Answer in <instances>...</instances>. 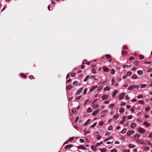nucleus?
<instances>
[{"instance_id": "1", "label": "nucleus", "mask_w": 152, "mask_h": 152, "mask_svg": "<svg viewBox=\"0 0 152 152\" xmlns=\"http://www.w3.org/2000/svg\"><path fill=\"white\" fill-rule=\"evenodd\" d=\"M139 87L137 85H132L131 86H129L128 88V89L129 90H133L134 88H139Z\"/></svg>"}, {"instance_id": "2", "label": "nucleus", "mask_w": 152, "mask_h": 152, "mask_svg": "<svg viewBox=\"0 0 152 152\" xmlns=\"http://www.w3.org/2000/svg\"><path fill=\"white\" fill-rule=\"evenodd\" d=\"M134 133V131L132 130L129 131L127 133V135L128 136H129L130 135L133 134Z\"/></svg>"}, {"instance_id": "3", "label": "nucleus", "mask_w": 152, "mask_h": 152, "mask_svg": "<svg viewBox=\"0 0 152 152\" xmlns=\"http://www.w3.org/2000/svg\"><path fill=\"white\" fill-rule=\"evenodd\" d=\"M99 111L100 109H98L96 110H95L94 111V112L92 113V115L94 116L97 115L98 114Z\"/></svg>"}, {"instance_id": "4", "label": "nucleus", "mask_w": 152, "mask_h": 152, "mask_svg": "<svg viewBox=\"0 0 152 152\" xmlns=\"http://www.w3.org/2000/svg\"><path fill=\"white\" fill-rule=\"evenodd\" d=\"M138 131L139 132L142 133H144L145 132V129L142 128H139Z\"/></svg>"}, {"instance_id": "5", "label": "nucleus", "mask_w": 152, "mask_h": 152, "mask_svg": "<svg viewBox=\"0 0 152 152\" xmlns=\"http://www.w3.org/2000/svg\"><path fill=\"white\" fill-rule=\"evenodd\" d=\"M83 89V88H80L79 90L76 93V95H78L80 94L81 92L82 91Z\"/></svg>"}, {"instance_id": "6", "label": "nucleus", "mask_w": 152, "mask_h": 152, "mask_svg": "<svg viewBox=\"0 0 152 152\" xmlns=\"http://www.w3.org/2000/svg\"><path fill=\"white\" fill-rule=\"evenodd\" d=\"M125 96V94L124 93H121L119 96V99L121 100L123 99Z\"/></svg>"}, {"instance_id": "7", "label": "nucleus", "mask_w": 152, "mask_h": 152, "mask_svg": "<svg viewBox=\"0 0 152 152\" xmlns=\"http://www.w3.org/2000/svg\"><path fill=\"white\" fill-rule=\"evenodd\" d=\"M106 58L107 59L110 58L109 60V61H112V59L111 58V56L109 54H107L105 55Z\"/></svg>"}, {"instance_id": "8", "label": "nucleus", "mask_w": 152, "mask_h": 152, "mask_svg": "<svg viewBox=\"0 0 152 152\" xmlns=\"http://www.w3.org/2000/svg\"><path fill=\"white\" fill-rule=\"evenodd\" d=\"M91 121V119H88L86 122H85L83 125V126H85L88 125L90 122Z\"/></svg>"}, {"instance_id": "9", "label": "nucleus", "mask_w": 152, "mask_h": 152, "mask_svg": "<svg viewBox=\"0 0 152 152\" xmlns=\"http://www.w3.org/2000/svg\"><path fill=\"white\" fill-rule=\"evenodd\" d=\"M107 110H105L104 111H103L101 113V117H103L105 115V113L106 112H107Z\"/></svg>"}, {"instance_id": "10", "label": "nucleus", "mask_w": 152, "mask_h": 152, "mask_svg": "<svg viewBox=\"0 0 152 152\" xmlns=\"http://www.w3.org/2000/svg\"><path fill=\"white\" fill-rule=\"evenodd\" d=\"M118 91L117 90H115L114 92L113 93V94L112 95V96L113 97H114L118 93Z\"/></svg>"}, {"instance_id": "11", "label": "nucleus", "mask_w": 152, "mask_h": 152, "mask_svg": "<svg viewBox=\"0 0 152 152\" xmlns=\"http://www.w3.org/2000/svg\"><path fill=\"white\" fill-rule=\"evenodd\" d=\"M140 134H136L134 136V138L135 139H137L140 137Z\"/></svg>"}, {"instance_id": "12", "label": "nucleus", "mask_w": 152, "mask_h": 152, "mask_svg": "<svg viewBox=\"0 0 152 152\" xmlns=\"http://www.w3.org/2000/svg\"><path fill=\"white\" fill-rule=\"evenodd\" d=\"M108 97V96L107 95H103L102 96V100H104L106 99Z\"/></svg>"}, {"instance_id": "13", "label": "nucleus", "mask_w": 152, "mask_h": 152, "mask_svg": "<svg viewBox=\"0 0 152 152\" xmlns=\"http://www.w3.org/2000/svg\"><path fill=\"white\" fill-rule=\"evenodd\" d=\"M97 87V86H94L92 87L90 89V91L91 92L92 91L94 90Z\"/></svg>"}, {"instance_id": "14", "label": "nucleus", "mask_w": 152, "mask_h": 152, "mask_svg": "<svg viewBox=\"0 0 152 152\" xmlns=\"http://www.w3.org/2000/svg\"><path fill=\"white\" fill-rule=\"evenodd\" d=\"M140 86L141 88H144L147 87V85L146 84H142L140 85Z\"/></svg>"}, {"instance_id": "15", "label": "nucleus", "mask_w": 152, "mask_h": 152, "mask_svg": "<svg viewBox=\"0 0 152 152\" xmlns=\"http://www.w3.org/2000/svg\"><path fill=\"white\" fill-rule=\"evenodd\" d=\"M103 69L104 72H108L110 70L109 68L105 67V68H104V67H103Z\"/></svg>"}, {"instance_id": "16", "label": "nucleus", "mask_w": 152, "mask_h": 152, "mask_svg": "<svg viewBox=\"0 0 152 152\" xmlns=\"http://www.w3.org/2000/svg\"><path fill=\"white\" fill-rule=\"evenodd\" d=\"M72 146H73V145H67L65 146V149H67L68 148H69Z\"/></svg>"}, {"instance_id": "17", "label": "nucleus", "mask_w": 152, "mask_h": 152, "mask_svg": "<svg viewBox=\"0 0 152 152\" xmlns=\"http://www.w3.org/2000/svg\"><path fill=\"white\" fill-rule=\"evenodd\" d=\"M72 88V86L71 85H69L66 87V89L68 90H70Z\"/></svg>"}, {"instance_id": "18", "label": "nucleus", "mask_w": 152, "mask_h": 152, "mask_svg": "<svg viewBox=\"0 0 152 152\" xmlns=\"http://www.w3.org/2000/svg\"><path fill=\"white\" fill-rule=\"evenodd\" d=\"M74 85H80V83L78 82L77 81H75L73 83Z\"/></svg>"}, {"instance_id": "19", "label": "nucleus", "mask_w": 152, "mask_h": 152, "mask_svg": "<svg viewBox=\"0 0 152 152\" xmlns=\"http://www.w3.org/2000/svg\"><path fill=\"white\" fill-rule=\"evenodd\" d=\"M77 148L78 149H84V150H86V148L83 145L79 146Z\"/></svg>"}, {"instance_id": "20", "label": "nucleus", "mask_w": 152, "mask_h": 152, "mask_svg": "<svg viewBox=\"0 0 152 152\" xmlns=\"http://www.w3.org/2000/svg\"><path fill=\"white\" fill-rule=\"evenodd\" d=\"M136 124L135 123H133L131 125V128H134L136 127Z\"/></svg>"}, {"instance_id": "21", "label": "nucleus", "mask_w": 152, "mask_h": 152, "mask_svg": "<svg viewBox=\"0 0 152 152\" xmlns=\"http://www.w3.org/2000/svg\"><path fill=\"white\" fill-rule=\"evenodd\" d=\"M107 81V80H106L103 81H101V82H100L98 84H99V85H100L101 84H103L105 83H106Z\"/></svg>"}, {"instance_id": "22", "label": "nucleus", "mask_w": 152, "mask_h": 152, "mask_svg": "<svg viewBox=\"0 0 152 152\" xmlns=\"http://www.w3.org/2000/svg\"><path fill=\"white\" fill-rule=\"evenodd\" d=\"M137 73L138 74L140 75H142L143 74L142 71L141 70L138 71H137Z\"/></svg>"}, {"instance_id": "23", "label": "nucleus", "mask_w": 152, "mask_h": 152, "mask_svg": "<svg viewBox=\"0 0 152 152\" xmlns=\"http://www.w3.org/2000/svg\"><path fill=\"white\" fill-rule=\"evenodd\" d=\"M143 124L144 125L146 126L147 127H148L150 125V124L146 122H144Z\"/></svg>"}, {"instance_id": "24", "label": "nucleus", "mask_w": 152, "mask_h": 152, "mask_svg": "<svg viewBox=\"0 0 152 152\" xmlns=\"http://www.w3.org/2000/svg\"><path fill=\"white\" fill-rule=\"evenodd\" d=\"M92 111V110L91 109V108L88 107L87 110V113H90Z\"/></svg>"}, {"instance_id": "25", "label": "nucleus", "mask_w": 152, "mask_h": 152, "mask_svg": "<svg viewBox=\"0 0 152 152\" xmlns=\"http://www.w3.org/2000/svg\"><path fill=\"white\" fill-rule=\"evenodd\" d=\"M91 148L94 151H96V150H97V149L96 148H95L94 146V145H91Z\"/></svg>"}, {"instance_id": "26", "label": "nucleus", "mask_w": 152, "mask_h": 152, "mask_svg": "<svg viewBox=\"0 0 152 152\" xmlns=\"http://www.w3.org/2000/svg\"><path fill=\"white\" fill-rule=\"evenodd\" d=\"M99 150L101 152H105L106 150V149L104 148H103L99 149Z\"/></svg>"}, {"instance_id": "27", "label": "nucleus", "mask_w": 152, "mask_h": 152, "mask_svg": "<svg viewBox=\"0 0 152 152\" xmlns=\"http://www.w3.org/2000/svg\"><path fill=\"white\" fill-rule=\"evenodd\" d=\"M89 77L90 76L89 75L87 76L86 78L83 81L85 82L86 81L88 80V79L89 78Z\"/></svg>"}, {"instance_id": "28", "label": "nucleus", "mask_w": 152, "mask_h": 152, "mask_svg": "<svg viewBox=\"0 0 152 152\" xmlns=\"http://www.w3.org/2000/svg\"><path fill=\"white\" fill-rule=\"evenodd\" d=\"M124 111V109L122 108H121L119 110V112L121 113H123Z\"/></svg>"}, {"instance_id": "29", "label": "nucleus", "mask_w": 152, "mask_h": 152, "mask_svg": "<svg viewBox=\"0 0 152 152\" xmlns=\"http://www.w3.org/2000/svg\"><path fill=\"white\" fill-rule=\"evenodd\" d=\"M127 52L125 50H123L122 51V55L124 56V54H126Z\"/></svg>"}, {"instance_id": "30", "label": "nucleus", "mask_w": 152, "mask_h": 152, "mask_svg": "<svg viewBox=\"0 0 152 152\" xmlns=\"http://www.w3.org/2000/svg\"><path fill=\"white\" fill-rule=\"evenodd\" d=\"M149 148H150L148 146L144 147L143 148V149L146 151L148 150L149 149Z\"/></svg>"}, {"instance_id": "31", "label": "nucleus", "mask_w": 152, "mask_h": 152, "mask_svg": "<svg viewBox=\"0 0 152 152\" xmlns=\"http://www.w3.org/2000/svg\"><path fill=\"white\" fill-rule=\"evenodd\" d=\"M110 89V88L109 87H106L104 89V91H109Z\"/></svg>"}, {"instance_id": "32", "label": "nucleus", "mask_w": 152, "mask_h": 152, "mask_svg": "<svg viewBox=\"0 0 152 152\" xmlns=\"http://www.w3.org/2000/svg\"><path fill=\"white\" fill-rule=\"evenodd\" d=\"M103 142L102 141H101V142H98V143H96V146H98L101 145L103 143Z\"/></svg>"}, {"instance_id": "33", "label": "nucleus", "mask_w": 152, "mask_h": 152, "mask_svg": "<svg viewBox=\"0 0 152 152\" xmlns=\"http://www.w3.org/2000/svg\"><path fill=\"white\" fill-rule=\"evenodd\" d=\"M126 131V129L124 128L123 129L121 132V133L123 134L125 133Z\"/></svg>"}, {"instance_id": "34", "label": "nucleus", "mask_w": 152, "mask_h": 152, "mask_svg": "<svg viewBox=\"0 0 152 152\" xmlns=\"http://www.w3.org/2000/svg\"><path fill=\"white\" fill-rule=\"evenodd\" d=\"M91 72L94 74H96V70H95V69H92V70H91Z\"/></svg>"}, {"instance_id": "35", "label": "nucleus", "mask_w": 152, "mask_h": 152, "mask_svg": "<svg viewBox=\"0 0 152 152\" xmlns=\"http://www.w3.org/2000/svg\"><path fill=\"white\" fill-rule=\"evenodd\" d=\"M144 56L142 55H140L139 56V58L140 59H143L144 58Z\"/></svg>"}, {"instance_id": "36", "label": "nucleus", "mask_w": 152, "mask_h": 152, "mask_svg": "<svg viewBox=\"0 0 152 152\" xmlns=\"http://www.w3.org/2000/svg\"><path fill=\"white\" fill-rule=\"evenodd\" d=\"M118 117L119 115L118 114H117L113 117V118L115 119H117L118 118Z\"/></svg>"}, {"instance_id": "37", "label": "nucleus", "mask_w": 152, "mask_h": 152, "mask_svg": "<svg viewBox=\"0 0 152 152\" xmlns=\"http://www.w3.org/2000/svg\"><path fill=\"white\" fill-rule=\"evenodd\" d=\"M115 70L113 69H112L111 70V73L112 74H113L115 73Z\"/></svg>"}, {"instance_id": "38", "label": "nucleus", "mask_w": 152, "mask_h": 152, "mask_svg": "<svg viewBox=\"0 0 152 152\" xmlns=\"http://www.w3.org/2000/svg\"><path fill=\"white\" fill-rule=\"evenodd\" d=\"M143 97V96L142 95H140L138 96L137 97V98L138 99H139L140 98H142Z\"/></svg>"}, {"instance_id": "39", "label": "nucleus", "mask_w": 152, "mask_h": 152, "mask_svg": "<svg viewBox=\"0 0 152 152\" xmlns=\"http://www.w3.org/2000/svg\"><path fill=\"white\" fill-rule=\"evenodd\" d=\"M113 138V137L111 136L110 137H109V138H106L105 140V141H107L108 140H109L110 139L112 138Z\"/></svg>"}, {"instance_id": "40", "label": "nucleus", "mask_w": 152, "mask_h": 152, "mask_svg": "<svg viewBox=\"0 0 152 152\" xmlns=\"http://www.w3.org/2000/svg\"><path fill=\"white\" fill-rule=\"evenodd\" d=\"M96 124H97V123L96 122L94 123L91 126V128H94V127L95 126H96Z\"/></svg>"}, {"instance_id": "41", "label": "nucleus", "mask_w": 152, "mask_h": 152, "mask_svg": "<svg viewBox=\"0 0 152 152\" xmlns=\"http://www.w3.org/2000/svg\"><path fill=\"white\" fill-rule=\"evenodd\" d=\"M98 107L99 105L98 104H94L93 106V107L95 109L98 108Z\"/></svg>"}, {"instance_id": "42", "label": "nucleus", "mask_w": 152, "mask_h": 152, "mask_svg": "<svg viewBox=\"0 0 152 152\" xmlns=\"http://www.w3.org/2000/svg\"><path fill=\"white\" fill-rule=\"evenodd\" d=\"M129 147L130 148H134L135 147V146L132 144H129Z\"/></svg>"}, {"instance_id": "43", "label": "nucleus", "mask_w": 152, "mask_h": 152, "mask_svg": "<svg viewBox=\"0 0 152 152\" xmlns=\"http://www.w3.org/2000/svg\"><path fill=\"white\" fill-rule=\"evenodd\" d=\"M139 63V62L137 61H135L134 62V64L136 65H138Z\"/></svg>"}, {"instance_id": "44", "label": "nucleus", "mask_w": 152, "mask_h": 152, "mask_svg": "<svg viewBox=\"0 0 152 152\" xmlns=\"http://www.w3.org/2000/svg\"><path fill=\"white\" fill-rule=\"evenodd\" d=\"M103 124V122L102 121H100L99 123V124L100 126H102Z\"/></svg>"}, {"instance_id": "45", "label": "nucleus", "mask_w": 152, "mask_h": 152, "mask_svg": "<svg viewBox=\"0 0 152 152\" xmlns=\"http://www.w3.org/2000/svg\"><path fill=\"white\" fill-rule=\"evenodd\" d=\"M144 63L145 64H151V62L150 61H145L144 62Z\"/></svg>"}, {"instance_id": "46", "label": "nucleus", "mask_w": 152, "mask_h": 152, "mask_svg": "<svg viewBox=\"0 0 152 152\" xmlns=\"http://www.w3.org/2000/svg\"><path fill=\"white\" fill-rule=\"evenodd\" d=\"M101 135H97L96 137V138L97 140H99L101 138Z\"/></svg>"}, {"instance_id": "47", "label": "nucleus", "mask_w": 152, "mask_h": 152, "mask_svg": "<svg viewBox=\"0 0 152 152\" xmlns=\"http://www.w3.org/2000/svg\"><path fill=\"white\" fill-rule=\"evenodd\" d=\"M132 77L133 79H136L137 78V76L136 75H134L132 76Z\"/></svg>"}, {"instance_id": "48", "label": "nucleus", "mask_w": 152, "mask_h": 152, "mask_svg": "<svg viewBox=\"0 0 152 152\" xmlns=\"http://www.w3.org/2000/svg\"><path fill=\"white\" fill-rule=\"evenodd\" d=\"M74 139V137H71L69 138V142H70L71 141H72Z\"/></svg>"}, {"instance_id": "49", "label": "nucleus", "mask_w": 152, "mask_h": 152, "mask_svg": "<svg viewBox=\"0 0 152 152\" xmlns=\"http://www.w3.org/2000/svg\"><path fill=\"white\" fill-rule=\"evenodd\" d=\"M132 74V73L130 72H128L126 73L127 75H131Z\"/></svg>"}, {"instance_id": "50", "label": "nucleus", "mask_w": 152, "mask_h": 152, "mask_svg": "<svg viewBox=\"0 0 152 152\" xmlns=\"http://www.w3.org/2000/svg\"><path fill=\"white\" fill-rule=\"evenodd\" d=\"M113 129V126H110L108 128V129L110 130H111Z\"/></svg>"}, {"instance_id": "51", "label": "nucleus", "mask_w": 152, "mask_h": 152, "mask_svg": "<svg viewBox=\"0 0 152 152\" xmlns=\"http://www.w3.org/2000/svg\"><path fill=\"white\" fill-rule=\"evenodd\" d=\"M138 102L141 104H143L144 103V102L143 101H139Z\"/></svg>"}, {"instance_id": "52", "label": "nucleus", "mask_w": 152, "mask_h": 152, "mask_svg": "<svg viewBox=\"0 0 152 152\" xmlns=\"http://www.w3.org/2000/svg\"><path fill=\"white\" fill-rule=\"evenodd\" d=\"M87 90V88H85L84 90L83 93L84 94H85L86 93Z\"/></svg>"}, {"instance_id": "53", "label": "nucleus", "mask_w": 152, "mask_h": 152, "mask_svg": "<svg viewBox=\"0 0 152 152\" xmlns=\"http://www.w3.org/2000/svg\"><path fill=\"white\" fill-rule=\"evenodd\" d=\"M150 108L149 107H146L145 108V110L146 111H147L149 110Z\"/></svg>"}, {"instance_id": "54", "label": "nucleus", "mask_w": 152, "mask_h": 152, "mask_svg": "<svg viewBox=\"0 0 152 152\" xmlns=\"http://www.w3.org/2000/svg\"><path fill=\"white\" fill-rule=\"evenodd\" d=\"M76 110L75 109H73L72 110V112L74 113H75L76 112Z\"/></svg>"}, {"instance_id": "55", "label": "nucleus", "mask_w": 152, "mask_h": 152, "mask_svg": "<svg viewBox=\"0 0 152 152\" xmlns=\"http://www.w3.org/2000/svg\"><path fill=\"white\" fill-rule=\"evenodd\" d=\"M125 98L126 99L128 100L130 99V98L127 95L126 96Z\"/></svg>"}, {"instance_id": "56", "label": "nucleus", "mask_w": 152, "mask_h": 152, "mask_svg": "<svg viewBox=\"0 0 152 152\" xmlns=\"http://www.w3.org/2000/svg\"><path fill=\"white\" fill-rule=\"evenodd\" d=\"M81 96H79L77 97V98H76V99L77 100L80 99L81 98Z\"/></svg>"}, {"instance_id": "57", "label": "nucleus", "mask_w": 152, "mask_h": 152, "mask_svg": "<svg viewBox=\"0 0 152 152\" xmlns=\"http://www.w3.org/2000/svg\"><path fill=\"white\" fill-rule=\"evenodd\" d=\"M79 117L78 116H77L75 119V122H77L78 120Z\"/></svg>"}, {"instance_id": "58", "label": "nucleus", "mask_w": 152, "mask_h": 152, "mask_svg": "<svg viewBox=\"0 0 152 152\" xmlns=\"http://www.w3.org/2000/svg\"><path fill=\"white\" fill-rule=\"evenodd\" d=\"M111 152H117V150L116 149H114L111 150Z\"/></svg>"}, {"instance_id": "59", "label": "nucleus", "mask_w": 152, "mask_h": 152, "mask_svg": "<svg viewBox=\"0 0 152 152\" xmlns=\"http://www.w3.org/2000/svg\"><path fill=\"white\" fill-rule=\"evenodd\" d=\"M115 82V80L114 79H112V85H113L114 83Z\"/></svg>"}, {"instance_id": "60", "label": "nucleus", "mask_w": 152, "mask_h": 152, "mask_svg": "<svg viewBox=\"0 0 152 152\" xmlns=\"http://www.w3.org/2000/svg\"><path fill=\"white\" fill-rule=\"evenodd\" d=\"M75 75V73H72L71 74V76L72 77H74Z\"/></svg>"}, {"instance_id": "61", "label": "nucleus", "mask_w": 152, "mask_h": 152, "mask_svg": "<svg viewBox=\"0 0 152 152\" xmlns=\"http://www.w3.org/2000/svg\"><path fill=\"white\" fill-rule=\"evenodd\" d=\"M132 115H130L129 116H128V117L127 118V119H131L132 118Z\"/></svg>"}, {"instance_id": "62", "label": "nucleus", "mask_w": 152, "mask_h": 152, "mask_svg": "<svg viewBox=\"0 0 152 152\" xmlns=\"http://www.w3.org/2000/svg\"><path fill=\"white\" fill-rule=\"evenodd\" d=\"M123 49H126L128 48L126 45H124L123 46Z\"/></svg>"}, {"instance_id": "63", "label": "nucleus", "mask_w": 152, "mask_h": 152, "mask_svg": "<svg viewBox=\"0 0 152 152\" xmlns=\"http://www.w3.org/2000/svg\"><path fill=\"white\" fill-rule=\"evenodd\" d=\"M80 141L81 142H85V140L83 139H80Z\"/></svg>"}, {"instance_id": "64", "label": "nucleus", "mask_w": 152, "mask_h": 152, "mask_svg": "<svg viewBox=\"0 0 152 152\" xmlns=\"http://www.w3.org/2000/svg\"><path fill=\"white\" fill-rule=\"evenodd\" d=\"M152 71V69H148L147 71V72L148 73Z\"/></svg>"}]
</instances>
